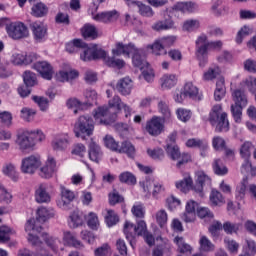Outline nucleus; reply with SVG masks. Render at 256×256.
<instances>
[{"label": "nucleus", "mask_w": 256, "mask_h": 256, "mask_svg": "<svg viewBox=\"0 0 256 256\" xmlns=\"http://www.w3.org/2000/svg\"><path fill=\"white\" fill-rule=\"evenodd\" d=\"M123 102L115 95L108 101V106H99L93 111L95 123L98 125H113L117 121V112L121 111Z\"/></svg>", "instance_id": "nucleus-1"}, {"label": "nucleus", "mask_w": 256, "mask_h": 256, "mask_svg": "<svg viewBox=\"0 0 256 256\" xmlns=\"http://www.w3.org/2000/svg\"><path fill=\"white\" fill-rule=\"evenodd\" d=\"M141 53H143V49L137 48L133 42H129L128 44L117 42L115 49L112 50V54L115 57H121V55H123L124 57L130 59L132 55L133 66L140 69V71L145 69V67H149L150 65L149 62H146L145 59H143Z\"/></svg>", "instance_id": "nucleus-2"}, {"label": "nucleus", "mask_w": 256, "mask_h": 256, "mask_svg": "<svg viewBox=\"0 0 256 256\" xmlns=\"http://www.w3.org/2000/svg\"><path fill=\"white\" fill-rule=\"evenodd\" d=\"M196 57L200 67H205L209 59V51H221L223 42L221 40L209 41L207 35L201 34L196 39Z\"/></svg>", "instance_id": "nucleus-3"}, {"label": "nucleus", "mask_w": 256, "mask_h": 256, "mask_svg": "<svg viewBox=\"0 0 256 256\" xmlns=\"http://www.w3.org/2000/svg\"><path fill=\"white\" fill-rule=\"evenodd\" d=\"M208 122L215 127L216 133H227L229 131V118L227 112L223 111L221 104H216L209 112Z\"/></svg>", "instance_id": "nucleus-4"}, {"label": "nucleus", "mask_w": 256, "mask_h": 256, "mask_svg": "<svg viewBox=\"0 0 256 256\" xmlns=\"http://www.w3.org/2000/svg\"><path fill=\"white\" fill-rule=\"evenodd\" d=\"M41 141H45V134L41 130L36 132L23 131L17 135L16 145L20 151H27V149H33Z\"/></svg>", "instance_id": "nucleus-5"}, {"label": "nucleus", "mask_w": 256, "mask_h": 256, "mask_svg": "<svg viewBox=\"0 0 256 256\" xmlns=\"http://www.w3.org/2000/svg\"><path fill=\"white\" fill-rule=\"evenodd\" d=\"M232 99L234 104L231 105V113L235 123H241V117L243 115V109L247 107V95L245 91L234 90L232 93Z\"/></svg>", "instance_id": "nucleus-6"}, {"label": "nucleus", "mask_w": 256, "mask_h": 256, "mask_svg": "<svg viewBox=\"0 0 256 256\" xmlns=\"http://www.w3.org/2000/svg\"><path fill=\"white\" fill-rule=\"evenodd\" d=\"M164 149L167 156L172 161H177V169H181V167H184V165H187V163H191L192 161L191 155L187 152L181 153V149L178 145H166Z\"/></svg>", "instance_id": "nucleus-7"}, {"label": "nucleus", "mask_w": 256, "mask_h": 256, "mask_svg": "<svg viewBox=\"0 0 256 256\" xmlns=\"http://www.w3.org/2000/svg\"><path fill=\"white\" fill-rule=\"evenodd\" d=\"M74 131L76 137H80L81 135L91 137L93 131H95V122L93 121V118L89 115L80 116L75 123Z\"/></svg>", "instance_id": "nucleus-8"}, {"label": "nucleus", "mask_w": 256, "mask_h": 256, "mask_svg": "<svg viewBox=\"0 0 256 256\" xmlns=\"http://www.w3.org/2000/svg\"><path fill=\"white\" fill-rule=\"evenodd\" d=\"M6 33L10 39L19 41V39H25L29 37V29L23 22H11L6 25Z\"/></svg>", "instance_id": "nucleus-9"}, {"label": "nucleus", "mask_w": 256, "mask_h": 256, "mask_svg": "<svg viewBox=\"0 0 256 256\" xmlns=\"http://www.w3.org/2000/svg\"><path fill=\"white\" fill-rule=\"evenodd\" d=\"M43 231V227L41 225H37L35 219H29L25 224V232L28 233V241L33 245V247H41L43 242L39 239V236L34 235L33 233H41Z\"/></svg>", "instance_id": "nucleus-10"}, {"label": "nucleus", "mask_w": 256, "mask_h": 256, "mask_svg": "<svg viewBox=\"0 0 256 256\" xmlns=\"http://www.w3.org/2000/svg\"><path fill=\"white\" fill-rule=\"evenodd\" d=\"M145 131L151 137H159L165 131V121L161 117L153 116L150 120H147Z\"/></svg>", "instance_id": "nucleus-11"}, {"label": "nucleus", "mask_w": 256, "mask_h": 256, "mask_svg": "<svg viewBox=\"0 0 256 256\" xmlns=\"http://www.w3.org/2000/svg\"><path fill=\"white\" fill-rule=\"evenodd\" d=\"M39 167H41V158L31 155L22 160L21 171L33 175Z\"/></svg>", "instance_id": "nucleus-12"}, {"label": "nucleus", "mask_w": 256, "mask_h": 256, "mask_svg": "<svg viewBox=\"0 0 256 256\" xmlns=\"http://www.w3.org/2000/svg\"><path fill=\"white\" fill-rule=\"evenodd\" d=\"M32 69L37 71L42 79H46V81L53 79V66L47 61H37L32 65Z\"/></svg>", "instance_id": "nucleus-13"}, {"label": "nucleus", "mask_w": 256, "mask_h": 256, "mask_svg": "<svg viewBox=\"0 0 256 256\" xmlns=\"http://www.w3.org/2000/svg\"><path fill=\"white\" fill-rule=\"evenodd\" d=\"M30 31H32V35L35 41L41 43L45 37H47V25L41 21H35L29 24Z\"/></svg>", "instance_id": "nucleus-14"}, {"label": "nucleus", "mask_w": 256, "mask_h": 256, "mask_svg": "<svg viewBox=\"0 0 256 256\" xmlns=\"http://www.w3.org/2000/svg\"><path fill=\"white\" fill-rule=\"evenodd\" d=\"M60 197L61 198L56 202L57 206L60 209H64L65 211H67V209H69V205H71V203L75 201V192L65 187H61Z\"/></svg>", "instance_id": "nucleus-15"}, {"label": "nucleus", "mask_w": 256, "mask_h": 256, "mask_svg": "<svg viewBox=\"0 0 256 256\" xmlns=\"http://www.w3.org/2000/svg\"><path fill=\"white\" fill-rule=\"evenodd\" d=\"M119 19V12L117 10L104 11L97 13L93 16V20L98 23H105L108 25L109 23H115Z\"/></svg>", "instance_id": "nucleus-16"}, {"label": "nucleus", "mask_w": 256, "mask_h": 256, "mask_svg": "<svg viewBox=\"0 0 256 256\" xmlns=\"http://www.w3.org/2000/svg\"><path fill=\"white\" fill-rule=\"evenodd\" d=\"M186 147H188L189 149L197 148L200 150V155L202 157H207V151L209 150V142H207V140L190 138L186 141Z\"/></svg>", "instance_id": "nucleus-17"}, {"label": "nucleus", "mask_w": 256, "mask_h": 256, "mask_svg": "<svg viewBox=\"0 0 256 256\" xmlns=\"http://www.w3.org/2000/svg\"><path fill=\"white\" fill-rule=\"evenodd\" d=\"M55 171H57V161H55V158L49 156L45 165L40 169V177L42 179H51Z\"/></svg>", "instance_id": "nucleus-18"}, {"label": "nucleus", "mask_w": 256, "mask_h": 256, "mask_svg": "<svg viewBox=\"0 0 256 256\" xmlns=\"http://www.w3.org/2000/svg\"><path fill=\"white\" fill-rule=\"evenodd\" d=\"M34 199L36 203H51V194L47 191V184L38 185L35 189Z\"/></svg>", "instance_id": "nucleus-19"}, {"label": "nucleus", "mask_w": 256, "mask_h": 256, "mask_svg": "<svg viewBox=\"0 0 256 256\" xmlns=\"http://www.w3.org/2000/svg\"><path fill=\"white\" fill-rule=\"evenodd\" d=\"M116 89L118 93L124 97L131 95V91L133 89V80H131L129 77L120 79L116 84Z\"/></svg>", "instance_id": "nucleus-20"}, {"label": "nucleus", "mask_w": 256, "mask_h": 256, "mask_svg": "<svg viewBox=\"0 0 256 256\" xmlns=\"http://www.w3.org/2000/svg\"><path fill=\"white\" fill-rule=\"evenodd\" d=\"M184 97H189V99H193V101H201L203 99V94L199 93V88L193 85V82H187L184 87Z\"/></svg>", "instance_id": "nucleus-21"}, {"label": "nucleus", "mask_w": 256, "mask_h": 256, "mask_svg": "<svg viewBox=\"0 0 256 256\" xmlns=\"http://www.w3.org/2000/svg\"><path fill=\"white\" fill-rule=\"evenodd\" d=\"M153 31H169L175 29V21L171 16H167L164 20H158L152 25Z\"/></svg>", "instance_id": "nucleus-22"}, {"label": "nucleus", "mask_w": 256, "mask_h": 256, "mask_svg": "<svg viewBox=\"0 0 256 256\" xmlns=\"http://www.w3.org/2000/svg\"><path fill=\"white\" fill-rule=\"evenodd\" d=\"M81 35L83 39H89L90 41H95L99 37V32L97 31V27L93 24L86 23L81 28Z\"/></svg>", "instance_id": "nucleus-23"}, {"label": "nucleus", "mask_w": 256, "mask_h": 256, "mask_svg": "<svg viewBox=\"0 0 256 256\" xmlns=\"http://www.w3.org/2000/svg\"><path fill=\"white\" fill-rule=\"evenodd\" d=\"M88 157L90 161L94 163H99L103 157V152L101 151V146L95 142H90L89 150H88Z\"/></svg>", "instance_id": "nucleus-24"}, {"label": "nucleus", "mask_w": 256, "mask_h": 256, "mask_svg": "<svg viewBox=\"0 0 256 256\" xmlns=\"http://www.w3.org/2000/svg\"><path fill=\"white\" fill-rule=\"evenodd\" d=\"M53 217H55V210L51 208L40 207L36 212V221L38 223H45L49 219H53Z\"/></svg>", "instance_id": "nucleus-25"}, {"label": "nucleus", "mask_w": 256, "mask_h": 256, "mask_svg": "<svg viewBox=\"0 0 256 256\" xmlns=\"http://www.w3.org/2000/svg\"><path fill=\"white\" fill-rule=\"evenodd\" d=\"M69 145V138L65 134H58L52 141V147L54 151H63L67 149Z\"/></svg>", "instance_id": "nucleus-26"}, {"label": "nucleus", "mask_w": 256, "mask_h": 256, "mask_svg": "<svg viewBox=\"0 0 256 256\" xmlns=\"http://www.w3.org/2000/svg\"><path fill=\"white\" fill-rule=\"evenodd\" d=\"M123 233L127 241H129L131 247H133V244L135 243V237H137L136 225L131 223L130 221H125Z\"/></svg>", "instance_id": "nucleus-27"}, {"label": "nucleus", "mask_w": 256, "mask_h": 256, "mask_svg": "<svg viewBox=\"0 0 256 256\" xmlns=\"http://www.w3.org/2000/svg\"><path fill=\"white\" fill-rule=\"evenodd\" d=\"M49 15V7L45 5L43 2H38L34 4L31 8V16L36 17L37 19H41L43 17H47Z\"/></svg>", "instance_id": "nucleus-28"}, {"label": "nucleus", "mask_w": 256, "mask_h": 256, "mask_svg": "<svg viewBox=\"0 0 256 256\" xmlns=\"http://www.w3.org/2000/svg\"><path fill=\"white\" fill-rule=\"evenodd\" d=\"M212 170L215 175H218V177H225L227 173H229V168L223 163V160L221 158L214 159L212 163Z\"/></svg>", "instance_id": "nucleus-29"}, {"label": "nucleus", "mask_w": 256, "mask_h": 256, "mask_svg": "<svg viewBox=\"0 0 256 256\" xmlns=\"http://www.w3.org/2000/svg\"><path fill=\"white\" fill-rule=\"evenodd\" d=\"M196 177V183L200 193L203 191L205 185H207V187L211 186V177H209V175H207L204 171H198L196 173Z\"/></svg>", "instance_id": "nucleus-30"}, {"label": "nucleus", "mask_w": 256, "mask_h": 256, "mask_svg": "<svg viewBox=\"0 0 256 256\" xmlns=\"http://www.w3.org/2000/svg\"><path fill=\"white\" fill-rule=\"evenodd\" d=\"M227 93V88H225V78H220L216 82V89L214 91L215 101H221Z\"/></svg>", "instance_id": "nucleus-31"}, {"label": "nucleus", "mask_w": 256, "mask_h": 256, "mask_svg": "<svg viewBox=\"0 0 256 256\" xmlns=\"http://www.w3.org/2000/svg\"><path fill=\"white\" fill-rule=\"evenodd\" d=\"M118 153H125L130 159H135V146L129 141H124L119 146Z\"/></svg>", "instance_id": "nucleus-32"}, {"label": "nucleus", "mask_w": 256, "mask_h": 256, "mask_svg": "<svg viewBox=\"0 0 256 256\" xmlns=\"http://www.w3.org/2000/svg\"><path fill=\"white\" fill-rule=\"evenodd\" d=\"M41 237L43 241H45L46 245L50 247L52 251H54V253H57V251H59V245H61V241H59V239L49 236V234L47 233H42Z\"/></svg>", "instance_id": "nucleus-33"}, {"label": "nucleus", "mask_w": 256, "mask_h": 256, "mask_svg": "<svg viewBox=\"0 0 256 256\" xmlns=\"http://www.w3.org/2000/svg\"><path fill=\"white\" fill-rule=\"evenodd\" d=\"M177 85V76L175 74H166L161 78L162 89H173Z\"/></svg>", "instance_id": "nucleus-34"}, {"label": "nucleus", "mask_w": 256, "mask_h": 256, "mask_svg": "<svg viewBox=\"0 0 256 256\" xmlns=\"http://www.w3.org/2000/svg\"><path fill=\"white\" fill-rule=\"evenodd\" d=\"M132 5L138 7V12L142 17H153V15H155V12H153V8L143 4V2L141 1H132Z\"/></svg>", "instance_id": "nucleus-35"}, {"label": "nucleus", "mask_w": 256, "mask_h": 256, "mask_svg": "<svg viewBox=\"0 0 256 256\" xmlns=\"http://www.w3.org/2000/svg\"><path fill=\"white\" fill-rule=\"evenodd\" d=\"M69 219V226L72 227V229H77V227H81V225H83V216L78 210H74L70 214Z\"/></svg>", "instance_id": "nucleus-36"}, {"label": "nucleus", "mask_w": 256, "mask_h": 256, "mask_svg": "<svg viewBox=\"0 0 256 256\" xmlns=\"http://www.w3.org/2000/svg\"><path fill=\"white\" fill-rule=\"evenodd\" d=\"M221 75V68L219 66L215 65L210 68L203 74V81H213L214 79H217Z\"/></svg>", "instance_id": "nucleus-37"}, {"label": "nucleus", "mask_w": 256, "mask_h": 256, "mask_svg": "<svg viewBox=\"0 0 256 256\" xmlns=\"http://www.w3.org/2000/svg\"><path fill=\"white\" fill-rule=\"evenodd\" d=\"M63 241L65 245H68V247H75L76 249L82 247L81 241L77 240L75 235L71 234V232L64 233Z\"/></svg>", "instance_id": "nucleus-38"}, {"label": "nucleus", "mask_w": 256, "mask_h": 256, "mask_svg": "<svg viewBox=\"0 0 256 256\" xmlns=\"http://www.w3.org/2000/svg\"><path fill=\"white\" fill-rule=\"evenodd\" d=\"M105 65L112 69H123V67H125V60L115 58V56H108L107 59H105Z\"/></svg>", "instance_id": "nucleus-39"}, {"label": "nucleus", "mask_w": 256, "mask_h": 256, "mask_svg": "<svg viewBox=\"0 0 256 256\" xmlns=\"http://www.w3.org/2000/svg\"><path fill=\"white\" fill-rule=\"evenodd\" d=\"M120 183H125L126 185H137V177L129 171L120 173L119 175Z\"/></svg>", "instance_id": "nucleus-40"}, {"label": "nucleus", "mask_w": 256, "mask_h": 256, "mask_svg": "<svg viewBox=\"0 0 256 256\" xmlns=\"http://www.w3.org/2000/svg\"><path fill=\"white\" fill-rule=\"evenodd\" d=\"M193 187V178L191 176L185 177L183 180L176 182V188L181 190L182 193H187Z\"/></svg>", "instance_id": "nucleus-41"}, {"label": "nucleus", "mask_w": 256, "mask_h": 256, "mask_svg": "<svg viewBox=\"0 0 256 256\" xmlns=\"http://www.w3.org/2000/svg\"><path fill=\"white\" fill-rule=\"evenodd\" d=\"M2 172L4 175H7V177H10L12 181H19V174H17V171L15 170V165L12 163L4 165Z\"/></svg>", "instance_id": "nucleus-42"}, {"label": "nucleus", "mask_w": 256, "mask_h": 256, "mask_svg": "<svg viewBox=\"0 0 256 256\" xmlns=\"http://www.w3.org/2000/svg\"><path fill=\"white\" fill-rule=\"evenodd\" d=\"M243 253L239 256H254L256 255V242L255 240L247 239L246 246L243 247Z\"/></svg>", "instance_id": "nucleus-43"}, {"label": "nucleus", "mask_w": 256, "mask_h": 256, "mask_svg": "<svg viewBox=\"0 0 256 256\" xmlns=\"http://www.w3.org/2000/svg\"><path fill=\"white\" fill-rule=\"evenodd\" d=\"M222 229H224L227 235H233V233L239 232V229H241V223H231L227 221L222 225Z\"/></svg>", "instance_id": "nucleus-44"}, {"label": "nucleus", "mask_w": 256, "mask_h": 256, "mask_svg": "<svg viewBox=\"0 0 256 256\" xmlns=\"http://www.w3.org/2000/svg\"><path fill=\"white\" fill-rule=\"evenodd\" d=\"M104 145L107 147V149H110V151H115L118 153L119 151V142L115 141V138L111 135H106L104 137Z\"/></svg>", "instance_id": "nucleus-45"}, {"label": "nucleus", "mask_w": 256, "mask_h": 256, "mask_svg": "<svg viewBox=\"0 0 256 256\" xmlns=\"http://www.w3.org/2000/svg\"><path fill=\"white\" fill-rule=\"evenodd\" d=\"M119 221V215L115 213L113 210H107V214L105 216V223L109 227H115Z\"/></svg>", "instance_id": "nucleus-46"}, {"label": "nucleus", "mask_w": 256, "mask_h": 256, "mask_svg": "<svg viewBox=\"0 0 256 256\" xmlns=\"http://www.w3.org/2000/svg\"><path fill=\"white\" fill-rule=\"evenodd\" d=\"M225 201V198H223V194L219 192L218 190H212L210 193V203L213 207H217L221 203Z\"/></svg>", "instance_id": "nucleus-47"}, {"label": "nucleus", "mask_w": 256, "mask_h": 256, "mask_svg": "<svg viewBox=\"0 0 256 256\" xmlns=\"http://www.w3.org/2000/svg\"><path fill=\"white\" fill-rule=\"evenodd\" d=\"M24 84L29 87H35L37 85V75L31 71H25L23 74Z\"/></svg>", "instance_id": "nucleus-48"}, {"label": "nucleus", "mask_w": 256, "mask_h": 256, "mask_svg": "<svg viewBox=\"0 0 256 256\" xmlns=\"http://www.w3.org/2000/svg\"><path fill=\"white\" fill-rule=\"evenodd\" d=\"M147 153L149 157L155 161H162V159H165V151L163 148L147 149Z\"/></svg>", "instance_id": "nucleus-49"}, {"label": "nucleus", "mask_w": 256, "mask_h": 256, "mask_svg": "<svg viewBox=\"0 0 256 256\" xmlns=\"http://www.w3.org/2000/svg\"><path fill=\"white\" fill-rule=\"evenodd\" d=\"M174 243L178 245V249L180 253H191V245L185 243L183 237H175Z\"/></svg>", "instance_id": "nucleus-50"}, {"label": "nucleus", "mask_w": 256, "mask_h": 256, "mask_svg": "<svg viewBox=\"0 0 256 256\" xmlns=\"http://www.w3.org/2000/svg\"><path fill=\"white\" fill-rule=\"evenodd\" d=\"M158 109L160 113L163 115V121H171V110L169 109V105L167 103L161 101L158 103Z\"/></svg>", "instance_id": "nucleus-51"}, {"label": "nucleus", "mask_w": 256, "mask_h": 256, "mask_svg": "<svg viewBox=\"0 0 256 256\" xmlns=\"http://www.w3.org/2000/svg\"><path fill=\"white\" fill-rule=\"evenodd\" d=\"M108 199L110 205L112 206L119 203H125V198L121 194H119L117 190H113L111 193H109Z\"/></svg>", "instance_id": "nucleus-52"}, {"label": "nucleus", "mask_w": 256, "mask_h": 256, "mask_svg": "<svg viewBox=\"0 0 256 256\" xmlns=\"http://www.w3.org/2000/svg\"><path fill=\"white\" fill-rule=\"evenodd\" d=\"M176 9L182 13H193L195 4L192 2H178L176 4Z\"/></svg>", "instance_id": "nucleus-53"}, {"label": "nucleus", "mask_w": 256, "mask_h": 256, "mask_svg": "<svg viewBox=\"0 0 256 256\" xmlns=\"http://www.w3.org/2000/svg\"><path fill=\"white\" fill-rule=\"evenodd\" d=\"M199 243L201 251H205L206 253H209V251H214L215 249V245H213L211 240L207 239V236H202Z\"/></svg>", "instance_id": "nucleus-54"}, {"label": "nucleus", "mask_w": 256, "mask_h": 256, "mask_svg": "<svg viewBox=\"0 0 256 256\" xmlns=\"http://www.w3.org/2000/svg\"><path fill=\"white\" fill-rule=\"evenodd\" d=\"M71 153L72 155H76L77 157L83 159V157L87 155V147H85V144L82 143L74 144Z\"/></svg>", "instance_id": "nucleus-55"}, {"label": "nucleus", "mask_w": 256, "mask_h": 256, "mask_svg": "<svg viewBox=\"0 0 256 256\" xmlns=\"http://www.w3.org/2000/svg\"><path fill=\"white\" fill-rule=\"evenodd\" d=\"M177 119L179 121H182L183 123H187L189 119H191V110L185 109V108H178L176 110Z\"/></svg>", "instance_id": "nucleus-56"}, {"label": "nucleus", "mask_w": 256, "mask_h": 256, "mask_svg": "<svg viewBox=\"0 0 256 256\" xmlns=\"http://www.w3.org/2000/svg\"><path fill=\"white\" fill-rule=\"evenodd\" d=\"M87 225L90 229L97 231L99 227V217L97 216V214H95V212H90L88 214Z\"/></svg>", "instance_id": "nucleus-57"}, {"label": "nucleus", "mask_w": 256, "mask_h": 256, "mask_svg": "<svg viewBox=\"0 0 256 256\" xmlns=\"http://www.w3.org/2000/svg\"><path fill=\"white\" fill-rule=\"evenodd\" d=\"M150 49L152 50L153 55L159 56L167 55V51H165V46H163V43L161 41H156L152 45H150Z\"/></svg>", "instance_id": "nucleus-58"}, {"label": "nucleus", "mask_w": 256, "mask_h": 256, "mask_svg": "<svg viewBox=\"0 0 256 256\" xmlns=\"http://www.w3.org/2000/svg\"><path fill=\"white\" fill-rule=\"evenodd\" d=\"M251 147L253 144L251 142H244L240 147V156L242 159H249L251 157Z\"/></svg>", "instance_id": "nucleus-59"}, {"label": "nucleus", "mask_w": 256, "mask_h": 256, "mask_svg": "<svg viewBox=\"0 0 256 256\" xmlns=\"http://www.w3.org/2000/svg\"><path fill=\"white\" fill-rule=\"evenodd\" d=\"M55 23H57V25H71L69 14L58 12L55 16Z\"/></svg>", "instance_id": "nucleus-60"}, {"label": "nucleus", "mask_w": 256, "mask_h": 256, "mask_svg": "<svg viewBox=\"0 0 256 256\" xmlns=\"http://www.w3.org/2000/svg\"><path fill=\"white\" fill-rule=\"evenodd\" d=\"M32 99L34 103H37L41 111H47L49 109V100L47 98L41 96H33Z\"/></svg>", "instance_id": "nucleus-61"}, {"label": "nucleus", "mask_w": 256, "mask_h": 256, "mask_svg": "<svg viewBox=\"0 0 256 256\" xmlns=\"http://www.w3.org/2000/svg\"><path fill=\"white\" fill-rule=\"evenodd\" d=\"M168 216L165 210H160L156 213V223L163 229L167 225Z\"/></svg>", "instance_id": "nucleus-62"}, {"label": "nucleus", "mask_w": 256, "mask_h": 256, "mask_svg": "<svg viewBox=\"0 0 256 256\" xmlns=\"http://www.w3.org/2000/svg\"><path fill=\"white\" fill-rule=\"evenodd\" d=\"M224 243L230 253H238L239 252V243H237V241L230 239V238H225Z\"/></svg>", "instance_id": "nucleus-63"}, {"label": "nucleus", "mask_w": 256, "mask_h": 256, "mask_svg": "<svg viewBox=\"0 0 256 256\" xmlns=\"http://www.w3.org/2000/svg\"><path fill=\"white\" fill-rule=\"evenodd\" d=\"M85 97H86V101L84 102V104L91 107V105H93V103L97 101V91L86 90Z\"/></svg>", "instance_id": "nucleus-64"}]
</instances>
